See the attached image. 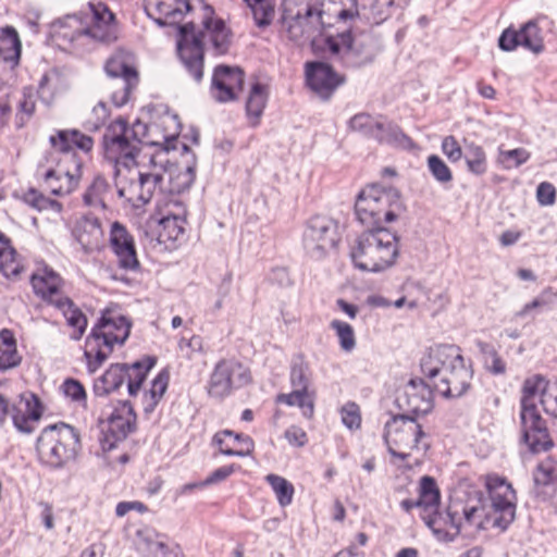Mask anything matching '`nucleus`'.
<instances>
[{
  "label": "nucleus",
  "mask_w": 557,
  "mask_h": 557,
  "mask_svg": "<svg viewBox=\"0 0 557 557\" xmlns=\"http://www.w3.org/2000/svg\"><path fill=\"white\" fill-rule=\"evenodd\" d=\"M213 12L207 8V15L202 20V29L196 32L194 23H186L178 28L177 53L185 70L195 82L199 83L203 76V40L208 39L215 54L227 53L231 46V30L222 18L212 16Z\"/></svg>",
  "instance_id": "obj_1"
},
{
  "label": "nucleus",
  "mask_w": 557,
  "mask_h": 557,
  "mask_svg": "<svg viewBox=\"0 0 557 557\" xmlns=\"http://www.w3.org/2000/svg\"><path fill=\"white\" fill-rule=\"evenodd\" d=\"M421 371L433 389L446 398H458L470 388L472 371L467 367L460 348L441 345L421 360Z\"/></svg>",
  "instance_id": "obj_2"
},
{
  "label": "nucleus",
  "mask_w": 557,
  "mask_h": 557,
  "mask_svg": "<svg viewBox=\"0 0 557 557\" xmlns=\"http://www.w3.org/2000/svg\"><path fill=\"white\" fill-rule=\"evenodd\" d=\"M88 9L90 24L77 15H67L52 24V37L60 46L67 44L76 48L89 41L110 44L116 40L115 17L107 4L89 2Z\"/></svg>",
  "instance_id": "obj_3"
},
{
  "label": "nucleus",
  "mask_w": 557,
  "mask_h": 557,
  "mask_svg": "<svg viewBox=\"0 0 557 557\" xmlns=\"http://www.w3.org/2000/svg\"><path fill=\"white\" fill-rule=\"evenodd\" d=\"M148 125L136 120L132 125L119 116L107 125L102 135L104 157L114 163V169L123 168L128 173L137 165L141 146L148 136Z\"/></svg>",
  "instance_id": "obj_4"
},
{
  "label": "nucleus",
  "mask_w": 557,
  "mask_h": 557,
  "mask_svg": "<svg viewBox=\"0 0 557 557\" xmlns=\"http://www.w3.org/2000/svg\"><path fill=\"white\" fill-rule=\"evenodd\" d=\"M404 210L400 193L380 184L367 186L355 202L357 220L368 230L385 228L383 224L396 221Z\"/></svg>",
  "instance_id": "obj_5"
},
{
  "label": "nucleus",
  "mask_w": 557,
  "mask_h": 557,
  "mask_svg": "<svg viewBox=\"0 0 557 557\" xmlns=\"http://www.w3.org/2000/svg\"><path fill=\"white\" fill-rule=\"evenodd\" d=\"M547 382L540 375L527 379L521 397L520 420L522 440L532 453L546 451L553 446L546 422L536 409V398L547 393Z\"/></svg>",
  "instance_id": "obj_6"
},
{
  "label": "nucleus",
  "mask_w": 557,
  "mask_h": 557,
  "mask_svg": "<svg viewBox=\"0 0 557 557\" xmlns=\"http://www.w3.org/2000/svg\"><path fill=\"white\" fill-rule=\"evenodd\" d=\"M397 255V238L387 228L363 232L350 252L355 267L368 272L387 269L395 262Z\"/></svg>",
  "instance_id": "obj_7"
},
{
  "label": "nucleus",
  "mask_w": 557,
  "mask_h": 557,
  "mask_svg": "<svg viewBox=\"0 0 557 557\" xmlns=\"http://www.w3.org/2000/svg\"><path fill=\"white\" fill-rule=\"evenodd\" d=\"M41 461L51 468H62L73 460L79 448V434L71 425L60 422L46 426L37 440Z\"/></svg>",
  "instance_id": "obj_8"
},
{
  "label": "nucleus",
  "mask_w": 557,
  "mask_h": 557,
  "mask_svg": "<svg viewBox=\"0 0 557 557\" xmlns=\"http://www.w3.org/2000/svg\"><path fill=\"white\" fill-rule=\"evenodd\" d=\"M325 48L345 65L360 67L372 62L377 53V42L372 34L344 30L325 38Z\"/></svg>",
  "instance_id": "obj_9"
},
{
  "label": "nucleus",
  "mask_w": 557,
  "mask_h": 557,
  "mask_svg": "<svg viewBox=\"0 0 557 557\" xmlns=\"http://www.w3.org/2000/svg\"><path fill=\"white\" fill-rule=\"evenodd\" d=\"M424 436L422 426L409 414L393 416L384 425L383 438L387 451L400 460L408 459L410 451L419 448Z\"/></svg>",
  "instance_id": "obj_10"
},
{
  "label": "nucleus",
  "mask_w": 557,
  "mask_h": 557,
  "mask_svg": "<svg viewBox=\"0 0 557 557\" xmlns=\"http://www.w3.org/2000/svg\"><path fill=\"white\" fill-rule=\"evenodd\" d=\"M311 0H283L280 18L281 33L292 41L310 37L321 24V11L315 10Z\"/></svg>",
  "instance_id": "obj_11"
},
{
  "label": "nucleus",
  "mask_w": 557,
  "mask_h": 557,
  "mask_svg": "<svg viewBox=\"0 0 557 557\" xmlns=\"http://www.w3.org/2000/svg\"><path fill=\"white\" fill-rule=\"evenodd\" d=\"M250 380V371L243 363L234 359H222L210 375L207 392L210 397L222 399L233 389L247 385Z\"/></svg>",
  "instance_id": "obj_12"
},
{
  "label": "nucleus",
  "mask_w": 557,
  "mask_h": 557,
  "mask_svg": "<svg viewBox=\"0 0 557 557\" xmlns=\"http://www.w3.org/2000/svg\"><path fill=\"white\" fill-rule=\"evenodd\" d=\"M337 240V223L334 220L317 215L308 221L302 244L310 258L322 259L335 247Z\"/></svg>",
  "instance_id": "obj_13"
},
{
  "label": "nucleus",
  "mask_w": 557,
  "mask_h": 557,
  "mask_svg": "<svg viewBox=\"0 0 557 557\" xmlns=\"http://www.w3.org/2000/svg\"><path fill=\"white\" fill-rule=\"evenodd\" d=\"M10 406L9 400L0 395V424L11 414L14 426L22 433L29 434L41 418V406L37 397Z\"/></svg>",
  "instance_id": "obj_14"
},
{
  "label": "nucleus",
  "mask_w": 557,
  "mask_h": 557,
  "mask_svg": "<svg viewBox=\"0 0 557 557\" xmlns=\"http://www.w3.org/2000/svg\"><path fill=\"white\" fill-rule=\"evenodd\" d=\"M518 46L541 53L544 50V41L536 22L529 21L519 30L509 27L498 38V47L504 51H512Z\"/></svg>",
  "instance_id": "obj_15"
},
{
  "label": "nucleus",
  "mask_w": 557,
  "mask_h": 557,
  "mask_svg": "<svg viewBox=\"0 0 557 557\" xmlns=\"http://www.w3.org/2000/svg\"><path fill=\"white\" fill-rule=\"evenodd\" d=\"M132 322L123 314L106 309L97 324L91 329L90 335L112 345H123L129 336Z\"/></svg>",
  "instance_id": "obj_16"
},
{
  "label": "nucleus",
  "mask_w": 557,
  "mask_h": 557,
  "mask_svg": "<svg viewBox=\"0 0 557 557\" xmlns=\"http://www.w3.org/2000/svg\"><path fill=\"white\" fill-rule=\"evenodd\" d=\"M244 72L237 66L219 65L212 76V96L219 102L236 99L237 92L243 90Z\"/></svg>",
  "instance_id": "obj_17"
},
{
  "label": "nucleus",
  "mask_w": 557,
  "mask_h": 557,
  "mask_svg": "<svg viewBox=\"0 0 557 557\" xmlns=\"http://www.w3.org/2000/svg\"><path fill=\"white\" fill-rule=\"evenodd\" d=\"M491 507L496 513H500L495 518L494 525L505 530L515 518V505L508 497L513 494V490L505 479L495 478L487 483Z\"/></svg>",
  "instance_id": "obj_18"
},
{
  "label": "nucleus",
  "mask_w": 557,
  "mask_h": 557,
  "mask_svg": "<svg viewBox=\"0 0 557 557\" xmlns=\"http://www.w3.org/2000/svg\"><path fill=\"white\" fill-rule=\"evenodd\" d=\"M306 76L308 86L323 100L330 99L344 82L331 65L319 61L307 63Z\"/></svg>",
  "instance_id": "obj_19"
},
{
  "label": "nucleus",
  "mask_w": 557,
  "mask_h": 557,
  "mask_svg": "<svg viewBox=\"0 0 557 557\" xmlns=\"http://www.w3.org/2000/svg\"><path fill=\"white\" fill-rule=\"evenodd\" d=\"M432 385L429 380H411L403 397L398 398L399 407L413 417L424 416L433 408Z\"/></svg>",
  "instance_id": "obj_20"
},
{
  "label": "nucleus",
  "mask_w": 557,
  "mask_h": 557,
  "mask_svg": "<svg viewBox=\"0 0 557 557\" xmlns=\"http://www.w3.org/2000/svg\"><path fill=\"white\" fill-rule=\"evenodd\" d=\"M110 245L117 257L120 268L131 271L139 268L134 239L126 227L117 221L111 225Z\"/></svg>",
  "instance_id": "obj_21"
},
{
  "label": "nucleus",
  "mask_w": 557,
  "mask_h": 557,
  "mask_svg": "<svg viewBox=\"0 0 557 557\" xmlns=\"http://www.w3.org/2000/svg\"><path fill=\"white\" fill-rule=\"evenodd\" d=\"M164 138L166 140L165 151H161L151 156L148 171H138L136 173V176H138L143 184L144 194L147 197L148 202L151 200L157 188H161L164 174L168 171L165 168V164L169 163V160L166 159V152L170 149L175 148L170 146L171 139H175L174 135L164 136Z\"/></svg>",
  "instance_id": "obj_22"
},
{
  "label": "nucleus",
  "mask_w": 557,
  "mask_h": 557,
  "mask_svg": "<svg viewBox=\"0 0 557 557\" xmlns=\"http://www.w3.org/2000/svg\"><path fill=\"white\" fill-rule=\"evenodd\" d=\"M423 521L438 540L445 542H454L460 533L461 517L456 507H449L445 517L441 513L436 517L424 515Z\"/></svg>",
  "instance_id": "obj_23"
},
{
  "label": "nucleus",
  "mask_w": 557,
  "mask_h": 557,
  "mask_svg": "<svg viewBox=\"0 0 557 557\" xmlns=\"http://www.w3.org/2000/svg\"><path fill=\"white\" fill-rule=\"evenodd\" d=\"M136 413L129 401H121L108 418V432L120 442L125 440L136 429Z\"/></svg>",
  "instance_id": "obj_24"
},
{
  "label": "nucleus",
  "mask_w": 557,
  "mask_h": 557,
  "mask_svg": "<svg viewBox=\"0 0 557 557\" xmlns=\"http://www.w3.org/2000/svg\"><path fill=\"white\" fill-rule=\"evenodd\" d=\"M70 158L75 163V172L61 169H49L44 175V180L54 196H65L71 194L78 185L79 171L82 164L75 161V156L71 154Z\"/></svg>",
  "instance_id": "obj_25"
},
{
  "label": "nucleus",
  "mask_w": 557,
  "mask_h": 557,
  "mask_svg": "<svg viewBox=\"0 0 557 557\" xmlns=\"http://www.w3.org/2000/svg\"><path fill=\"white\" fill-rule=\"evenodd\" d=\"M73 236L85 251L97 248L103 236L99 219L92 214L82 215L74 224Z\"/></svg>",
  "instance_id": "obj_26"
},
{
  "label": "nucleus",
  "mask_w": 557,
  "mask_h": 557,
  "mask_svg": "<svg viewBox=\"0 0 557 557\" xmlns=\"http://www.w3.org/2000/svg\"><path fill=\"white\" fill-rule=\"evenodd\" d=\"M213 442L219 446L220 453L225 456L246 457L253 450V441L250 436L231 430L218 432Z\"/></svg>",
  "instance_id": "obj_27"
},
{
  "label": "nucleus",
  "mask_w": 557,
  "mask_h": 557,
  "mask_svg": "<svg viewBox=\"0 0 557 557\" xmlns=\"http://www.w3.org/2000/svg\"><path fill=\"white\" fill-rule=\"evenodd\" d=\"M34 293L41 299L53 305L59 297V288L62 283L61 276L52 269L44 268L30 277Z\"/></svg>",
  "instance_id": "obj_28"
},
{
  "label": "nucleus",
  "mask_w": 557,
  "mask_h": 557,
  "mask_svg": "<svg viewBox=\"0 0 557 557\" xmlns=\"http://www.w3.org/2000/svg\"><path fill=\"white\" fill-rule=\"evenodd\" d=\"M123 168L114 169L115 186L120 198L126 199L133 207L140 208L148 203L144 187L138 176L127 177L122 173Z\"/></svg>",
  "instance_id": "obj_29"
},
{
  "label": "nucleus",
  "mask_w": 557,
  "mask_h": 557,
  "mask_svg": "<svg viewBox=\"0 0 557 557\" xmlns=\"http://www.w3.org/2000/svg\"><path fill=\"white\" fill-rule=\"evenodd\" d=\"M49 140L53 148L63 153H69L73 147L89 152L94 147V139L77 129L59 131L55 136H50Z\"/></svg>",
  "instance_id": "obj_30"
},
{
  "label": "nucleus",
  "mask_w": 557,
  "mask_h": 557,
  "mask_svg": "<svg viewBox=\"0 0 557 557\" xmlns=\"http://www.w3.org/2000/svg\"><path fill=\"white\" fill-rule=\"evenodd\" d=\"M128 364L114 363L95 382L94 393L96 396H107L117 391L127 381Z\"/></svg>",
  "instance_id": "obj_31"
},
{
  "label": "nucleus",
  "mask_w": 557,
  "mask_h": 557,
  "mask_svg": "<svg viewBox=\"0 0 557 557\" xmlns=\"http://www.w3.org/2000/svg\"><path fill=\"white\" fill-rule=\"evenodd\" d=\"M440 500L441 493L435 480L429 475L422 476L418 498V503H420L419 508L422 510L421 518L423 519L424 515H432L433 517H436L440 513Z\"/></svg>",
  "instance_id": "obj_32"
},
{
  "label": "nucleus",
  "mask_w": 557,
  "mask_h": 557,
  "mask_svg": "<svg viewBox=\"0 0 557 557\" xmlns=\"http://www.w3.org/2000/svg\"><path fill=\"white\" fill-rule=\"evenodd\" d=\"M114 345L88 335L84 357L87 361V369L90 373L96 372L113 351Z\"/></svg>",
  "instance_id": "obj_33"
},
{
  "label": "nucleus",
  "mask_w": 557,
  "mask_h": 557,
  "mask_svg": "<svg viewBox=\"0 0 557 557\" xmlns=\"http://www.w3.org/2000/svg\"><path fill=\"white\" fill-rule=\"evenodd\" d=\"M53 306L63 311L69 325L75 329L72 338L78 341L87 327V318L85 314L74 305L72 299L69 297H59L55 301H53Z\"/></svg>",
  "instance_id": "obj_34"
},
{
  "label": "nucleus",
  "mask_w": 557,
  "mask_h": 557,
  "mask_svg": "<svg viewBox=\"0 0 557 557\" xmlns=\"http://www.w3.org/2000/svg\"><path fill=\"white\" fill-rule=\"evenodd\" d=\"M22 357L16 348V339L12 331H0V372L17 367Z\"/></svg>",
  "instance_id": "obj_35"
},
{
  "label": "nucleus",
  "mask_w": 557,
  "mask_h": 557,
  "mask_svg": "<svg viewBox=\"0 0 557 557\" xmlns=\"http://www.w3.org/2000/svg\"><path fill=\"white\" fill-rule=\"evenodd\" d=\"M156 362L157 359L154 357L147 356L141 360L128 364V375H126V380L128 394L131 396L137 395L148 372L154 367Z\"/></svg>",
  "instance_id": "obj_36"
},
{
  "label": "nucleus",
  "mask_w": 557,
  "mask_h": 557,
  "mask_svg": "<svg viewBox=\"0 0 557 557\" xmlns=\"http://www.w3.org/2000/svg\"><path fill=\"white\" fill-rule=\"evenodd\" d=\"M21 265L16 261V251L11 246V240L0 233V272L5 277H15L21 273Z\"/></svg>",
  "instance_id": "obj_37"
},
{
  "label": "nucleus",
  "mask_w": 557,
  "mask_h": 557,
  "mask_svg": "<svg viewBox=\"0 0 557 557\" xmlns=\"http://www.w3.org/2000/svg\"><path fill=\"white\" fill-rule=\"evenodd\" d=\"M373 139L380 144L399 145L408 147L411 145V139L408 137L398 125L392 122L379 123V129L374 133Z\"/></svg>",
  "instance_id": "obj_38"
},
{
  "label": "nucleus",
  "mask_w": 557,
  "mask_h": 557,
  "mask_svg": "<svg viewBox=\"0 0 557 557\" xmlns=\"http://www.w3.org/2000/svg\"><path fill=\"white\" fill-rule=\"evenodd\" d=\"M104 70L107 75L113 79L112 82H116L119 79L138 82L137 71L127 64L121 53L112 55L107 61Z\"/></svg>",
  "instance_id": "obj_39"
},
{
  "label": "nucleus",
  "mask_w": 557,
  "mask_h": 557,
  "mask_svg": "<svg viewBox=\"0 0 557 557\" xmlns=\"http://www.w3.org/2000/svg\"><path fill=\"white\" fill-rule=\"evenodd\" d=\"M185 7L186 11L190 10V4L186 0H148L146 11L149 16H152L154 10L157 14L163 15L175 22L176 16L183 15L180 4Z\"/></svg>",
  "instance_id": "obj_40"
},
{
  "label": "nucleus",
  "mask_w": 557,
  "mask_h": 557,
  "mask_svg": "<svg viewBox=\"0 0 557 557\" xmlns=\"http://www.w3.org/2000/svg\"><path fill=\"white\" fill-rule=\"evenodd\" d=\"M268 101V88L260 82H255L249 90L246 101V112L248 116L259 120L262 115Z\"/></svg>",
  "instance_id": "obj_41"
},
{
  "label": "nucleus",
  "mask_w": 557,
  "mask_h": 557,
  "mask_svg": "<svg viewBox=\"0 0 557 557\" xmlns=\"http://www.w3.org/2000/svg\"><path fill=\"white\" fill-rule=\"evenodd\" d=\"M250 8L253 21L259 28L268 27L275 14V0H244Z\"/></svg>",
  "instance_id": "obj_42"
},
{
  "label": "nucleus",
  "mask_w": 557,
  "mask_h": 557,
  "mask_svg": "<svg viewBox=\"0 0 557 557\" xmlns=\"http://www.w3.org/2000/svg\"><path fill=\"white\" fill-rule=\"evenodd\" d=\"M265 481L274 491L280 506L286 507L292 504L295 490L289 481L273 473L268 474Z\"/></svg>",
  "instance_id": "obj_43"
},
{
  "label": "nucleus",
  "mask_w": 557,
  "mask_h": 557,
  "mask_svg": "<svg viewBox=\"0 0 557 557\" xmlns=\"http://www.w3.org/2000/svg\"><path fill=\"white\" fill-rule=\"evenodd\" d=\"M463 157L471 173L481 175L486 172V156L481 146L474 143L466 144Z\"/></svg>",
  "instance_id": "obj_44"
},
{
  "label": "nucleus",
  "mask_w": 557,
  "mask_h": 557,
  "mask_svg": "<svg viewBox=\"0 0 557 557\" xmlns=\"http://www.w3.org/2000/svg\"><path fill=\"white\" fill-rule=\"evenodd\" d=\"M276 401L288 406H298L302 409V414L306 418L313 416V401L310 399L308 392L294 388L289 394L277 395Z\"/></svg>",
  "instance_id": "obj_45"
},
{
  "label": "nucleus",
  "mask_w": 557,
  "mask_h": 557,
  "mask_svg": "<svg viewBox=\"0 0 557 557\" xmlns=\"http://www.w3.org/2000/svg\"><path fill=\"white\" fill-rule=\"evenodd\" d=\"M185 220L173 215V216H165L161 219L160 221V232L159 236L162 238V240H172L176 242L181 237H183L185 232Z\"/></svg>",
  "instance_id": "obj_46"
},
{
  "label": "nucleus",
  "mask_w": 557,
  "mask_h": 557,
  "mask_svg": "<svg viewBox=\"0 0 557 557\" xmlns=\"http://www.w3.org/2000/svg\"><path fill=\"white\" fill-rule=\"evenodd\" d=\"M535 485H554L557 490V461L546 459L539 463L533 474Z\"/></svg>",
  "instance_id": "obj_47"
},
{
  "label": "nucleus",
  "mask_w": 557,
  "mask_h": 557,
  "mask_svg": "<svg viewBox=\"0 0 557 557\" xmlns=\"http://www.w3.org/2000/svg\"><path fill=\"white\" fill-rule=\"evenodd\" d=\"M330 326L335 331L342 350L345 352L352 351L356 347V337L352 326L341 320H333Z\"/></svg>",
  "instance_id": "obj_48"
},
{
  "label": "nucleus",
  "mask_w": 557,
  "mask_h": 557,
  "mask_svg": "<svg viewBox=\"0 0 557 557\" xmlns=\"http://www.w3.org/2000/svg\"><path fill=\"white\" fill-rule=\"evenodd\" d=\"M169 373L166 370L161 371L151 382V387L149 389V404L145 406V412H152L164 395L168 385H169Z\"/></svg>",
  "instance_id": "obj_49"
},
{
  "label": "nucleus",
  "mask_w": 557,
  "mask_h": 557,
  "mask_svg": "<svg viewBox=\"0 0 557 557\" xmlns=\"http://www.w3.org/2000/svg\"><path fill=\"white\" fill-rule=\"evenodd\" d=\"M379 120L367 113H358L349 120V128L358 132L368 138H373L374 133L379 129Z\"/></svg>",
  "instance_id": "obj_50"
},
{
  "label": "nucleus",
  "mask_w": 557,
  "mask_h": 557,
  "mask_svg": "<svg viewBox=\"0 0 557 557\" xmlns=\"http://www.w3.org/2000/svg\"><path fill=\"white\" fill-rule=\"evenodd\" d=\"M138 82L119 79L111 83V100L112 103L120 108L127 103L132 90L137 86Z\"/></svg>",
  "instance_id": "obj_51"
},
{
  "label": "nucleus",
  "mask_w": 557,
  "mask_h": 557,
  "mask_svg": "<svg viewBox=\"0 0 557 557\" xmlns=\"http://www.w3.org/2000/svg\"><path fill=\"white\" fill-rule=\"evenodd\" d=\"M138 539V545L140 548L146 550L148 555H152L156 549L162 547V535L157 533L154 530L146 528L136 532Z\"/></svg>",
  "instance_id": "obj_52"
},
{
  "label": "nucleus",
  "mask_w": 557,
  "mask_h": 557,
  "mask_svg": "<svg viewBox=\"0 0 557 557\" xmlns=\"http://www.w3.org/2000/svg\"><path fill=\"white\" fill-rule=\"evenodd\" d=\"M428 166L433 177L442 183H448L453 180V174L447 164L436 154L428 158Z\"/></svg>",
  "instance_id": "obj_53"
},
{
  "label": "nucleus",
  "mask_w": 557,
  "mask_h": 557,
  "mask_svg": "<svg viewBox=\"0 0 557 557\" xmlns=\"http://www.w3.org/2000/svg\"><path fill=\"white\" fill-rule=\"evenodd\" d=\"M342 422L349 430H357L361 425V414L359 406L349 401L341 409Z\"/></svg>",
  "instance_id": "obj_54"
},
{
  "label": "nucleus",
  "mask_w": 557,
  "mask_h": 557,
  "mask_svg": "<svg viewBox=\"0 0 557 557\" xmlns=\"http://www.w3.org/2000/svg\"><path fill=\"white\" fill-rule=\"evenodd\" d=\"M64 395L73 401L86 403V391L83 384L75 379H66L62 384Z\"/></svg>",
  "instance_id": "obj_55"
},
{
  "label": "nucleus",
  "mask_w": 557,
  "mask_h": 557,
  "mask_svg": "<svg viewBox=\"0 0 557 557\" xmlns=\"http://www.w3.org/2000/svg\"><path fill=\"white\" fill-rule=\"evenodd\" d=\"M290 383L294 388L308 392L309 377L307 367L302 363H295L290 370Z\"/></svg>",
  "instance_id": "obj_56"
},
{
  "label": "nucleus",
  "mask_w": 557,
  "mask_h": 557,
  "mask_svg": "<svg viewBox=\"0 0 557 557\" xmlns=\"http://www.w3.org/2000/svg\"><path fill=\"white\" fill-rule=\"evenodd\" d=\"M536 199L541 206H553L556 202V188L552 183L542 182L536 188Z\"/></svg>",
  "instance_id": "obj_57"
},
{
  "label": "nucleus",
  "mask_w": 557,
  "mask_h": 557,
  "mask_svg": "<svg viewBox=\"0 0 557 557\" xmlns=\"http://www.w3.org/2000/svg\"><path fill=\"white\" fill-rule=\"evenodd\" d=\"M442 150L451 162L459 161L463 156L462 149L454 136H446L443 139Z\"/></svg>",
  "instance_id": "obj_58"
},
{
  "label": "nucleus",
  "mask_w": 557,
  "mask_h": 557,
  "mask_svg": "<svg viewBox=\"0 0 557 557\" xmlns=\"http://www.w3.org/2000/svg\"><path fill=\"white\" fill-rule=\"evenodd\" d=\"M461 513L466 523L482 528L483 517L486 515L484 506H465L461 509Z\"/></svg>",
  "instance_id": "obj_59"
},
{
  "label": "nucleus",
  "mask_w": 557,
  "mask_h": 557,
  "mask_svg": "<svg viewBox=\"0 0 557 557\" xmlns=\"http://www.w3.org/2000/svg\"><path fill=\"white\" fill-rule=\"evenodd\" d=\"M23 200L28 206L37 209L38 211L45 210L48 208L49 199L45 197L42 194H40L35 188L28 189L24 196Z\"/></svg>",
  "instance_id": "obj_60"
},
{
  "label": "nucleus",
  "mask_w": 557,
  "mask_h": 557,
  "mask_svg": "<svg viewBox=\"0 0 557 557\" xmlns=\"http://www.w3.org/2000/svg\"><path fill=\"white\" fill-rule=\"evenodd\" d=\"M284 436L290 445L296 447H302L308 442L306 432L301 428L296 425H292L290 428H288L285 431Z\"/></svg>",
  "instance_id": "obj_61"
},
{
  "label": "nucleus",
  "mask_w": 557,
  "mask_h": 557,
  "mask_svg": "<svg viewBox=\"0 0 557 557\" xmlns=\"http://www.w3.org/2000/svg\"><path fill=\"white\" fill-rule=\"evenodd\" d=\"M92 113L96 115V122H86V127L89 131H97L104 123V121L109 116V111L104 102L100 101L97 106L94 107Z\"/></svg>",
  "instance_id": "obj_62"
},
{
  "label": "nucleus",
  "mask_w": 557,
  "mask_h": 557,
  "mask_svg": "<svg viewBox=\"0 0 557 557\" xmlns=\"http://www.w3.org/2000/svg\"><path fill=\"white\" fill-rule=\"evenodd\" d=\"M1 41H8L15 50L16 57L21 54V40L17 32L12 26H5L1 29L0 34Z\"/></svg>",
  "instance_id": "obj_63"
},
{
  "label": "nucleus",
  "mask_w": 557,
  "mask_h": 557,
  "mask_svg": "<svg viewBox=\"0 0 557 557\" xmlns=\"http://www.w3.org/2000/svg\"><path fill=\"white\" fill-rule=\"evenodd\" d=\"M151 557H184V553L178 544L162 541V547L156 549Z\"/></svg>",
  "instance_id": "obj_64"
}]
</instances>
